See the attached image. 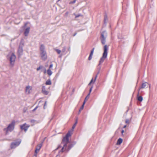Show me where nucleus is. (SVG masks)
<instances>
[{"instance_id": "f257e3e1", "label": "nucleus", "mask_w": 157, "mask_h": 157, "mask_svg": "<svg viewBox=\"0 0 157 157\" xmlns=\"http://www.w3.org/2000/svg\"><path fill=\"white\" fill-rule=\"evenodd\" d=\"M72 134L71 131H69L66 134V136L63 137L62 141L61 144L63 146L60 151V152H63L64 151H68L72 147L73 145L71 144H69V137Z\"/></svg>"}, {"instance_id": "f03ea898", "label": "nucleus", "mask_w": 157, "mask_h": 157, "mask_svg": "<svg viewBox=\"0 0 157 157\" xmlns=\"http://www.w3.org/2000/svg\"><path fill=\"white\" fill-rule=\"evenodd\" d=\"M108 48V46H107L106 45L104 46L103 48V53L102 56L101 58L99 61V63L98 64L99 66L103 62L105 59L107 58Z\"/></svg>"}, {"instance_id": "7ed1b4c3", "label": "nucleus", "mask_w": 157, "mask_h": 157, "mask_svg": "<svg viewBox=\"0 0 157 157\" xmlns=\"http://www.w3.org/2000/svg\"><path fill=\"white\" fill-rule=\"evenodd\" d=\"M15 124V122L13 121L6 128L4 129V130L6 131V134H7L8 131L11 132L14 129Z\"/></svg>"}, {"instance_id": "20e7f679", "label": "nucleus", "mask_w": 157, "mask_h": 157, "mask_svg": "<svg viewBox=\"0 0 157 157\" xmlns=\"http://www.w3.org/2000/svg\"><path fill=\"white\" fill-rule=\"evenodd\" d=\"M101 43L104 44L105 43V39L107 36V33L105 31H104L102 32L101 35Z\"/></svg>"}, {"instance_id": "39448f33", "label": "nucleus", "mask_w": 157, "mask_h": 157, "mask_svg": "<svg viewBox=\"0 0 157 157\" xmlns=\"http://www.w3.org/2000/svg\"><path fill=\"white\" fill-rule=\"evenodd\" d=\"M15 59V56L13 53H12L10 57V64L12 66L14 65Z\"/></svg>"}, {"instance_id": "423d86ee", "label": "nucleus", "mask_w": 157, "mask_h": 157, "mask_svg": "<svg viewBox=\"0 0 157 157\" xmlns=\"http://www.w3.org/2000/svg\"><path fill=\"white\" fill-rule=\"evenodd\" d=\"M21 140H19L18 141H15L12 143L11 144V148L13 149L19 145L21 143Z\"/></svg>"}, {"instance_id": "0eeeda50", "label": "nucleus", "mask_w": 157, "mask_h": 157, "mask_svg": "<svg viewBox=\"0 0 157 157\" xmlns=\"http://www.w3.org/2000/svg\"><path fill=\"white\" fill-rule=\"evenodd\" d=\"M23 46V43L22 42H21L20 44L18 51L19 54L20 55H21L22 54L23 52V50L22 48V47Z\"/></svg>"}, {"instance_id": "6e6552de", "label": "nucleus", "mask_w": 157, "mask_h": 157, "mask_svg": "<svg viewBox=\"0 0 157 157\" xmlns=\"http://www.w3.org/2000/svg\"><path fill=\"white\" fill-rule=\"evenodd\" d=\"M40 53L41 59L44 61L46 60L47 58L46 52H40Z\"/></svg>"}, {"instance_id": "1a4fd4ad", "label": "nucleus", "mask_w": 157, "mask_h": 157, "mask_svg": "<svg viewBox=\"0 0 157 157\" xmlns=\"http://www.w3.org/2000/svg\"><path fill=\"white\" fill-rule=\"evenodd\" d=\"M29 126V125H27L26 123H25L21 125L20 128L21 129L24 130L25 132H26Z\"/></svg>"}, {"instance_id": "9d476101", "label": "nucleus", "mask_w": 157, "mask_h": 157, "mask_svg": "<svg viewBox=\"0 0 157 157\" xmlns=\"http://www.w3.org/2000/svg\"><path fill=\"white\" fill-rule=\"evenodd\" d=\"M42 143L39 144L36 147L35 151V156L36 157V154H37V152L39 151L41 147H42Z\"/></svg>"}, {"instance_id": "9b49d317", "label": "nucleus", "mask_w": 157, "mask_h": 157, "mask_svg": "<svg viewBox=\"0 0 157 157\" xmlns=\"http://www.w3.org/2000/svg\"><path fill=\"white\" fill-rule=\"evenodd\" d=\"M32 89V87L30 86H28L26 87L25 92L27 94H29L30 93L31 90Z\"/></svg>"}, {"instance_id": "f8f14e48", "label": "nucleus", "mask_w": 157, "mask_h": 157, "mask_svg": "<svg viewBox=\"0 0 157 157\" xmlns=\"http://www.w3.org/2000/svg\"><path fill=\"white\" fill-rule=\"evenodd\" d=\"M148 84L146 82H145L142 84L141 87L139 88V91L141 89H144L147 87Z\"/></svg>"}, {"instance_id": "ddd939ff", "label": "nucleus", "mask_w": 157, "mask_h": 157, "mask_svg": "<svg viewBox=\"0 0 157 157\" xmlns=\"http://www.w3.org/2000/svg\"><path fill=\"white\" fill-rule=\"evenodd\" d=\"M30 29V27H29L26 28L25 29L24 32V34L25 36H28L29 32Z\"/></svg>"}, {"instance_id": "4468645a", "label": "nucleus", "mask_w": 157, "mask_h": 157, "mask_svg": "<svg viewBox=\"0 0 157 157\" xmlns=\"http://www.w3.org/2000/svg\"><path fill=\"white\" fill-rule=\"evenodd\" d=\"M40 52H45L46 51L45 50V47L43 44H41L40 48Z\"/></svg>"}, {"instance_id": "2eb2a0df", "label": "nucleus", "mask_w": 157, "mask_h": 157, "mask_svg": "<svg viewBox=\"0 0 157 157\" xmlns=\"http://www.w3.org/2000/svg\"><path fill=\"white\" fill-rule=\"evenodd\" d=\"M139 91L138 92V94L137 95V98L138 101L141 102L143 101V98L142 96L139 95Z\"/></svg>"}, {"instance_id": "dca6fc26", "label": "nucleus", "mask_w": 157, "mask_h": 157, "mask_svg": "<svg viewBox=\"0 0 157 157\" xmlns=\"http://www.w3.org/2000/svg\"><path fill=\"white\" fill-rule=\"evenodd\" d=\"M122 141L123 140L121 138H119L117 141V145H119L121 144V143L122 142Z\"/></svg>"}, {"instance_id": "f3484780", "label": "nucleus", "mask_w": 157, "mask_h": 157, "mask_svg": "<svg viewBox=\"0 0 157 157\" xmlns=\"http://www.w3.org/2000/svg\"><path fill=\"white\" fill-rule=\"evenodd\" d=\"M47 74H48V75H49V76L51 75L52 73V71H51V70L50 69H48L47 70Z\"/></svg>"}, {"instance_id": "a211bd4d", "label": "nucleus", "mask_w": 157, "mask_h": 157, "mask_svg": "<svg viewBox=\"0 0 157 157\" xmlns=\"http://www.w3.org/2000/svg\"><path fill=\"white\" fill-rule=\"evenodd\" d=\"M51 84H52L50 80L49 79H48V80H47L46 81V83H45V84L46 85H51Z\"/></svg>"}, {"instance_id": "6ab92c4d", "label": "nucleus", "mask_w": 157, "mask_h": 157, "mask_svg": "<svg viewBox=\"0 0 157 157\" xmlns=\"http://www.w3.org/2000/svg\"><path fill=\"white\" fill-rule=\"evenodd\" d=\"M43 68V66L42 65H41L39 66L36 69V70L37 71H38L40 70V69H41Z\"/></svg>"}, {"instance_id": "aec40b11", "label": "nucleus", "mask_w": 157, "mask_h": 157, "mask_svg": "<svg viewBox=\"0 0 157 157\" xmlns=\"http://www.w3.org/2000/svg\"><path fill=\"white\" fill-rule=\"evenodd\" d=\"M42 92L45 95H47L48 93V92L46 90L42 91Z\"/></svg>"}, {"instance_id": "412c9836", "label": "nucleus", "mask_w": 157, "mask_h": 157, "mask_svg": "<svg viewBox=\"0 0 157 157\" xmlns=\"http://www.w3.org/2000/svg\"><path fill=\"white\" fill-rule=\"evenodd\" d=\"M55 50L58 54H60L61 52V51L58 49H55Z\"/></svg>"}, {"instance_id": "4be33fe9", "label": "nucleus", "mask_w": 157, "mask_h": 157, "mask_svg": "<svg viewBox=\"0 0 157 157\" xmlns=\"http://www.w3.org/2000/svg\"><path fill=\"white\" fill-rule=\"evenodd\" d=\"M130 122V120L129 119H127L125 120V123L127 124H129Z\"/></svg>"}, {"instance_id": "5701e85b", "label": "nucleus", "mask_w": 157, "mask_h": 157, "mask_svg": "<svg viewBox=\"0 0 157 157\" xmlns=\"http://www.w3.org/2000/svg\"><path fill=\"white\" fill-rule=\"evenodd\" d=\"M94 48H93V49H92V50L91 51L90 53V55L93 56V53H94Z\"/></svg>"}, {"instance_id": "b1692460", "label": "nucleus", "mask_w": 157, "mask_h": 157, "mask_svg": "<svg viewBox=\"0 0 157 157\" xmlns=\"http://www.w3.org/2000/svg\"><path fill=\"white\" fill-rule=\"evenodd\" d=\"M90 96V94H89L85 98V101H87L88 100L89 98V96Z\"/></svg>"}, {"instance_id": "393cba45", "label": "nucleus", "mask_w": 157, "mask_h": 157, "mask_svg": "<svg viewBox=\"0 0 157 157\" xmlns=\"http://www.w3.org/2000/svg\"><path fill=\"white\" fill-rule=\"evenodd\" d=\"M99 71H98V72L97 73V75H96V76H95V78H94V82L96 80V78H97V75H98V74H99Z\"/></svg>"}, {"instance_id": "a878e982", "label": "nucleus", "mask_w": 157, "mask_h": 157, "mask_svg": "<svg viewBox=\"0 0 157 157\" xmlns=\"http://www.w3.org/2000/svg\"><path fill=\"white\" fill-rule=\"evenodd\" d=\"M76 0H74V1H73L70 2H69V4H72L75 3V2Z\"/></svg>"}, {"instance_id": "bb28decb", "label": "nucleus", "mask_w": 157, "mask_h": 157, "mask_svg": "<svg viewBox=\"0 0 157 157\" xmlns=\"http://www.w3.org/2000/svg\"><path fill=\"white\" fill-rule=\"evenodd\" d=\"M77 123V121H76L75 123L73 125V126H72V128L73 129H74L75 128Z\"/></svg>"}, {"instance_id": "cd10ccee", "label": "nucleus", "mask_w": 157, "mask_h": 157, "mask_svg": "<svg viewBox=\"0 0 157 157\" xmlns=\"http://www.w3.org/2000/svg\"><path fill=\"white\" fill-rule=\"evenodd\" d=\"M45 90V86H42V91H43L44 90Z\"/></svg>"}, {"instance_id": "c85d7f7f", "label": "nucleus", "mask_w": 157, "mask_h": 157, "mask_svg": "<svg viewBox=\"0 0 157 157\" xmlns=\"http://www.w3.org/2000/svg\"><path fill=\"white\" fill-rule=\"evenodd\" d=\"M107 20V17L106 16H105L104 17V22L105 23V21Z\"/></svg>"}, {"instance_id": "c756f323", "label": "nucleus", "mask_w": 157, "mask_h": 157, "mask_svg": "<svg viewBox=\"0 0 157 157\" xmlns=\"http://www.w3.org/2000/svg\"><path fill=\"white\" fill-rule=\"evenodd\" d=\"M92 56H91V55H90L89 56L88 58V60H90L92 59Z\"/></svg>"}, {"instance_id": "7c9ffc66", "label": "nucleus", "mask_w": 157, "mask_h": 157, "mask_svg": "<svg viewBox=\"0 0 157 157\" xmlns=\"http://www.w3.org/2000/svg\"><path fill=\"white\" fill-rule=\"evenodd\" d=\"M82 16V15H81V14H79L78 15H76V16H75V18H77V17H79L80 16Z\"/></svg>"}, {"instance_id": "2f4dec72", "label": "nucleus", "mask_w": 157, "mask_h": 157, "mask_svg": "<svg viewBox=\"0 0 157 157\" xmlns=\"http://www.w3.org/2000/svg\"><path fill=\"white\" fill-rule=\"evenodd\" d=\"M93 78H92V79L91 80L90 82L89 83L88 85H90L93 82Z\"/></svg>"}, {"instance_id": "473e14b6", "label": "nucleus", "mask_w": 157, "mask_h": 157, "mask_svg": "<svg viewBox=\"0 0 157 157\" xmlns=\"http://www.w3.org/2000/svg\"><path fill=\"white\" fill-rule=\"evenodd\" d=\"M65 50H66V48H65V47H64V48H63V49L62 50V52H65Z\"/></svg>"}, {"instance_id": "72a5a7b5", "label": "nucleus", "mask_w": 157, "mask_h": 157, "mask_svg": "<svg viewBox=\"0 0 157 157\" xmlns=\"http://www.w3.org/2000/svg\"><path fill=\"white\" fill-rule=\"evenodd\" d=\"M93 86H92L90 88V90H89V94H90V92H91L92 90V88H93Z\"/></svg>"}, {"instance_id": "f704fd0d", "label": "nucleus", "mask_w": 157, "mask_h": 157, "mask_svg": "<svg viewBox=\"0 0 157 157\" xmlns=\"http://www.w3.org/2000/svg\"><path fill=\"white\" fill-rule=\"evenodd\" d=\"M47 105V101H45V103H44V109H45V106H46V105Z\"/></svg>"}, {"instance_id": "c9c22d12", "label": "nucleus", "mask_w": 157, "mask_h": 157, "mask_svg": "<svg viewBox=\"0 0 157 157\" xmlns=\"http://www.w3.org/2000/svg\"><path fill=\"white\" fill-rule=\"evenodd\" d=\"M84 105H82L81 107L80 108V110H81L83 109V108H84Z\"/></svg>"}, {"instance_id": "e433bc0d", "label": "nucleus", "mask_w": 157, "mask_h": 157, "mask_svg": "<svg viewBox=\"0 0 157 157\" xmlns=\"http://www.w3.org/2000/svg\"><path fill=\"white\" fill-rule=\"evenodd\" d=\"M30 121L31 123H34L35 122V121L34 120H31Z\"/></svg>"}, {"instance_id": "4c0bfd02", "label": "nucleus", "mask_w": 157, "mask_h": 157, "mask_svg": "<svg viewBox=\"0 0 157 157\" xmlns=\"http://www.w3.org/2000/svg\"><path fill=\"white\" fill-rule=\"evenodd\" d=\"M53 64H51L49 66V69H50V68H52L53 67Z\"/></svg>"}, {"instance_id": "58836bf2", "label": "nucleus", "mask_w": 157, "mask_h": 157, "mask_svg": "<svg viewBox=\"0 0 157 157\" xmlns=\"http://www.w3.org/2000/svg\"><path fill=\"white\" fill-rule=\"evenodd\" d=\"M46 69L45 68H44V74L46 73Z\"/></svg>"}, {"instance_id": "ea45409f", "label": "nucleus", "mask_w": 157, "mask_h": 157, "mask_svg": "<svg viewBox=\"0 0 157 157\" xmlns=\"http://www.w3.org/2000/svg\"><path fill=\"white\" fill-rule=\"evenodd\" d=\"M38 107L36 106L35 109L33 110V111H35L37 108Z\"/></svg>"}, {"instance_id": "a19ab883", "label": "nucleus", "mask_w": 157, "mask_h": 157, "mask_svg": "<svg viewBox=\"0 0 157 157\" xmlns=\"http://www.w3.org/2000/svg\"><path fill=\"white\" fill-rule=\"evenodd\" d=\"M86 101H85V100H84V102H83V104L82 105H84V104H85V102H86Z\"/></svg>"}, {"instance_id": "79ce46f5", "label": "nucleus", "mask_w": 157, "mask_h": 157, "mask_svg": "<svg viewBox=\"0 0 157 157\" xmlns=\"http://www.w3.org/2000/svg\"><path fill=\"white\" fill-rule=\"evenodd\" d=\"M124 132V130H122L121 132V133L123 134Z\"/></svg>"}, {"instance_id": "37998d69", "label": "nucleus", "mask_w": 157, "mask_h": 157, "mask_svg": "<svg viewBox=\"0 0 157 157\" xmlns=\"http://www.w3.org/2000/svg\"><path fill=\"white\" fill-rule=\"evenodd\" d=\"M56 157H60V156L59 155H57L56 156Z\"/></svg>"}, {"instance_id": "c03bdc74", "label": "nucleus", "mask_w": 157, "mask_h": 157, "mask_svg": "<svg viewBox=\"0 0 157 157\" xmlns=\"http://www.w3.org/2000/svg\"><path fill=\"white\" fill-rule=\"evenodd\" d=\"M126 127V125H125L124 126V127H123V128H125Z\"/></svg>"}, {"instance_id": "a18cd8bd", "label": "nucleus", "mask_w": 157, "mask_h": 157, "mask_svg": "<svg viewBox=\"0 0 157 157\" xmlns=\"http://www.w3.org/2000/svg\"><path fill=\"white\" fill-rule=\"evenodd\" d=\"M76 33H75V34L73 36H75V35H76Z\"/></svg>"}, {"instance_id": "49530a36", "label": "nucleus", "mask_w": 157, "mask_h": 157, "mask_svg": "<svg viewBox=\"0 0 157 157\" xmlns=\"http://www.w3.org/2000/svg\"><path fill=\"white\" fill-rule=\"evenodd\" d=\"M73 15H75L76 16V15L75 13H73Z\"/></svg>"}, {"instance_id": "de8ad7c7", "label": "nucleus", "mask_w": 157, "mask_h": 157, "mask_svg": "<svg viewBox=\"0 0 157 157\" xmlns=\"http://www.w3.org/2000/svg\"><path fill=\"white\" fill-rule=\"evenodd\" d=\"M81 110H80V109L79 110V112H80V111H81Z\"/></svg>"}, {"instance_id": "09e8293b", "label": "nucleus", "mask_w": 157, "mask_h": 157, "mask_svg": "<svg viewBox=\"0 0 157 157\" xmlns=\"http://www.w3.org/2000/svg\"><path fill=\"white\" fill-rule=\"evenodd\" d=\"M81 110H80V109L79 110V112H80V111H81Z\"/></svg>"}]
</instances>
